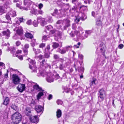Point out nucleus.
I'll return each mask as SVG.
<instances>
[{"mask_svg": "<svg viewBox=\"0 0 124 124\" xmlns=\"http://www.w3.org/2000/svg\"><path fill=\"white\" fill-rule=\"evenodd\" d=\"M36 43V42L35 40L34 39H33L31 41V45L32 47L34 46Z\"/></svg>", "mask_w": 124, "mask_h": 124, "instance_id": "33", "label": "nucleus"}, {"mask_svg": "<svg viewBox=\"0 0 124 124\" xmlns=\"http://www.w3.org/2000/svg\"><path fill=\"white\" fill-rule=\"evenodd\" d=\"M72 47L71 46H67L62 49H58V52L62 54H63L65 53L67 51L70 50Z\"/></svg>", "mask_w": 124, "mask_h": 124, "instance_id": "7", "label": "nucleus"}, {"mask_svg": "<svg viewBox=\"0 0 124 124\" xmlns=\"http://www.w3.org/2000/svg\"><path fill=\"white\" fill-rule=\"evenodd\" d=\"M49 37L48 35H44L42 37V40H46Z\"/></svg>", "mask_w": 124, "mask_h": 124, "instance_id": "39", "label": "nucleus"}, {"mask_svg": "<svg viewBox=\"0 0 124 124\" xmlns=\"http://www.w3.org/2000/svg\"><path fill=\"white\" fill-rule=\"evenodd\" d=\"M45 46V44L42 43L39 45V47L40 48H43Z\"/></svg>", "mask_w": 124, "mask_h": 124, "instance_id": "52", "label": "nucleus"}, {"mask_svg": "<svg viewBox=\"0 0 124 124\" xmlns=\"http://www.w3.org/2000/svg\"><path fill=\"white\" fill-rule=\"evenodd\" d=\"M99 47L97 48V50H100V52L106 58V57L105 56V54L106 51V47L105 44L102 42H100L99 44Z\"/></svg>", "mask_w": 124, "mask_h": 124, "instance_id": "2", "label": "nucleus"}, {"mask_svg": "<svg viewBox=\"0 0 124 124\" xmlns=\"http://www.w3.org/2000/svg\"><path fill=\"white\" fill-rule=\"evenodd\" d=\"M13 82L14 84L17 85L19 84L20 81V79L18 76L16 74L12 75Z\"/></svg>", "mask_w": 124, "mask_h": 124, "instance_id": "6", "label": "nucleus"}, {"mask_svg": "<svg viewBox=\"0 0 124 124\" xmlns=\"http://www.w3.org/2000/svg\"><path fill=\"white\" fill-rule=\"evenodd\" d=\"M27 23L29 25H31V20H28L27 22Z\"/></svg>", "mask_w": 124, "mask_h": 124, "instance_id": "55", "label": "nucleus"}, {"mask_svg": "<svg viewBox=\"0 0 124 124\" xmlns=\"http://www.w3.org/2000/svg\"><path fill=\"white\" fill-rule=\"evenodd\" d=\"M12 119L14 124H18L21 121L22 116L21 114L18 112H16L12 115Z\"/></svg>", "mask_w": 124, "mask_h": 124, "instance_id": "1", "label": "nucleus"}, {"mask_svg": "<svg viewBox=\"0 0 124 124\" xmlns=\"http://www.w3.org/2000/svg\"><path fill=\"white\" fill-rule=\"evenodd\" d=\"M40 64L41 66H42L43 67V69L44 68V67L45 68L48 67L49 69L51 68L50 65L47 63L45 59L43 60L42 61L40 62Z\"/></svg>", "mask_w": 124, "mask_h": 124, "instance_id": "13", "label": "nucleus"}, {"mask_svg": "<svg viewBox=\"0 0 124 124\" xmlns=\"http://www.w3.org/2000/svg\"><path fill=\"white\" fill-rule=\"evenodd\" d=\"M18 58L21 60H23V57L21 55H19L18 56Z\"/></svg>", "mask_w": 124, "mask_h": 124, "instance_id": "62", "label": "nucleus"}, {"mask_svg": "<svg viewBox=\"0 0 124 124\" xmlns=\"http://www.w3.org/2000/svg\"><path fill=\"white\" fill-rule=\"evenodd\" d=\"M44 56L46 58H48L50 57L49 52H46L45 51Z\"/></svg>", "mask_w": 124, "mask_h": 124, "instance_id": "37", "label": "nucleus"}, {"mask_svg": "<svg viewBox=\"0 0 124 124\" xmlns=\"http://www.w3.org/2000/svg\"><path fill=\"white\" fill-rule=\"evenodd\" d=\"M44 13L43 12L41 9L38 11V14H39L40 15H42Z\"/></svg>", "mask_w": 124, "mask_h": 124, "instance_id": "46", "label": "nucleus"}, {"mask_svg": "<svg viewBox=\"0 0 124 124\" xmlns=\"http://www.w3.org/2000/svg\"><path fill=\"white\" fill-rule=\"evenodd\" d=\"M57 103L58 105L62 104V102L60 100H58L57 101Z\"/></svg>", "mask_w": 124, "mask_h": 124, "instance_id": "45", "label": "nucleus"}, {"mask_svg": "<svg viewBox=\"0 0 124 124\" xmlns=\"http://www.w3.org/2000/svg\"><path fill=\"white\" fill-rule=\"evenodd\" d=\"M64 64V66H65V68H66L69 66L70 65V63L69 62H67Z\"/></svg>", "mask_w": 124, "mask_h": 124, "instance_id": "50", "label": "nucleus"}, {"mask_svg": "<svg viewBox=\"0 0 124 124\" xmlns=\"http://www.w3.org/2000/svg\"><path fill=\"white\" fill-rule=\"evenodd\" d=\"M124 46V45L123 44H121L119 45L118 48L120 49H121L123 48Z\"/></svg>", "mask_w": 124, "mask_h": 124, "instance_id": "57", "label": "nucleus"}, {"mask_svg": "<svg viewBox=\"0 0 124 124\" xmlns=\"http://www.w3.org/2000/svg\"><path fill=\"white\" fill-rule=\"evenodd\" d=\"M46 80L49 83L53 82L54 81V74L51 72L47 73L46 74Z\"/></svg>", "mask_w": 124, "mask_h": 124, "instance_id": "3", "label": "nucleus"}, {"mask_svg": "<svg viewBox=\"0 0 124 124\" xmlns=\"http://www.w3.org/2000/svg\"><path fill=\"white\" fill-rule=\"evenodd\" d=\"M59 46V44L56 42H54L52 45L53 47L54 48H56L58 47Z\"/></svg>", "mask_w": 124, "mask_h": 124, "instance_id": "36", "label": "nucleus"}, {"mask_svg": "<svg viewBox=\"0 0 124 124\" xmlns=\"http://www.w3.org/2000/svg\"><path fill=\"white\" fill-rule=\"evenodd\" d=\"M6 12L5 8L4 7L0 6V13L2 14L5 13Z\"/></svg>", "mask_w": 124, "mask_h": 124, "instance_id": "25", "label": "nucleus"}, {"mask_svg": "<svg viewBox=\"0 0 124 124\" xmlns=\"http://www.w3.org/2000/svg\"><path fill=\"white\" fill-rule=\"evenodd\" d=\"M46 27L47 29L48 30H50L53 28L52 26L50 25L47 26Z\"/></svg>", "mask_w": 124, "mask_h": 124, "instance_id": "42", "label": "nucleus"}, {"mask_svg": "<svg viewBox=\"0 0 124 124\" xmlns=\"http://www.w3.org/2000/svg\"><path fill=\"white\" fill-rule=\"evenodd\" d=\"M25 88V84H20L17 87V89L18 90L19 92L22 93L24 91Z\"/></svg>", "mask_w": 124, "mask_h": 124, "instance_id": "11", "label": "nucleus"}, {"mask_svg": "<svg viewBox=\"0 0 124 124\" xmlns=\"http://www.w3.org/2000/svg\"><path fill=\"white\" fill-rule=\"evenodd\" d=\"M78 62H75L74 64V67L75 68L76 70H77V67H78L77 65L78 64Z\"/></svg>", "mask_w": 124, "mask_h": 124, "instance_id": "56", "label": "nucleus"}, {"mask_svg": "<svg viewBox=\"0 0 124 124\" xmlns=\"http://www.w3.org/2000/svg\"><path fill=\"white\" fill-rule=\"evenodd\" d=\"M38 23L36 22V21H34L33 23V24L35 27H37L38 26Z\"/></svg>", "mask_w": 124, "mask_h": 124, "instance_id": "60", "label": "nucleus"}, {"mask_svg": "<svg viewBox=\"0 0 124 124\" xmlns=\"http://www.w3.org/2000/svg\"><path fill=\"white\" fill-rule=\"evenodd\" d=\"M96 80V79L95 78H93L91 81V82L90 83V86L92 85H95V82Z\"/></svg>", "mask_w": 124, "mask_h": 124, "instance_id": "30", "label": "nucleus"}, {"mask_svg": "<svg viewBox=\"0 0 124 124\" xmlns=\"http://www.w3.org/2000/svg\"><path fill=\"white\" fill-rule=\"evenodd\" d=\"M30 120L32 123H38L39 119L38 118V116H31L30 118Z\"/></svg>", "mask_w": 124, "mask_h": 124, "instance_id": "16", "label": "nucleus"}, {"mask_svg": "<svg viewBox=\"0 0 124 124\" xmlns=\"http://www.w3.org/2000/svg\"><path fill=\"white\" fill-rule=\"evenodd\" d=\"M78 57L80 59H82L83 58V56L82 54H79L78 55Z\"/></svg>", "mask_w": 124, "mask_h": 124, "instance_id": "61", "label": "nucleus"}, {"mask_svg": "<svg viewBox=\"0 0 124 124\" xmlns=\"http://www.w3.org/2000/svg\"><path fill=\"white\" fill-rule=\"evenodd\" d=\"M41 25L43 26L46 24V23L45 21V18H44L42 19V21H41Z\"/></svg>", "mask_w": 124, "mask_h": 124, "instance_id": "34", "label": "nucleus"}, {"mask_svg": "<svg viewBox=\"0 0 124 124\" xmlns=\"http://www.w3.org/2000/svg\"><path fill=\"white\" fill-rule=\"evenodd\" d=\"M48 21L50 23L52 22L53 21L52 18L51 17L49 18Z\"/></svg>", "mask_w": 124, "mask_h": 124, "instance_id": "63", "label": "nucleus"}, {"mask_svg": "<svg viewBox=\"0 0 124 124\" xmlns=\"http://www.w3.org/2000/svg\"><path fill=\"white\" fill-rule=\"evenodd\" d=\"M40 69L39 68V72L37 73V76L39 77L41 76L43 77L46 76L47 72L43 70Z\"/></svg>", "mask_w": 124, "mask_h": 124, "instance_id": "14", "label": "nucleus"}, {"mask_svg": "<svg viewBox=\"0 0 124 124\" xmlns=\"http://www.w3.org/2000/svg\"><path fill=\"white\" fill-rule=\"evenodd\" d=\"M8 12L11 17H14L16 15V12L12 10Z\"/></svg>", "mask_w": 124, "mask_h": 124, "instance_id": "24", "label": "nucleus"}, {"mask_svg": "<svg viewBox=\"0 0 124 124\" xmlns=\"http://www.w3.org/2000/svg\"><path fill=\"white\" fill-rule=\"evenodd\" d=\"M62 24L63 29L65 30L70 26V21L68 19L64 20L63 21Z\"/></svg>", "mask_w": 124, "mask_h": 124, "instance_id": "9", "label": "nucleus"}, {"mask_svg": "<svg viewBox=\"0 0 124 124\" xmlns=\"http://www.w3.org/2000/svg\"><path fill=\"white\" fill-rule=\"evenodd\" d=\"M35 109L38 113H40V115L42 113L43 110L44 108L42 106L39 105L36 106L35 107Z\"/></svg>", "mask_w": 124, "mask_h": 124, "instance_id": "10", "label": "nucleus"}, {"mask_svg": "<svg viewBox=\"0 0 124 124\" xmlns=\"http://www.w3.org/2000/svg\"><path fill=\"white\" fill-rule=\"evenodd\" d=\"M21 44V42L19 41H17L16 43V44L17 46H19Z\"/></svg>", "mask_w": 124, "mask_h": 124, "instance_id": "64", "label": "nucleus"}, {"mask_svg": "<svg viewBox=\"0 0 124 124\" xmlns=\"http://www.w3.org/2000/svg\"><path fill=\"white\" fill-rule=\"evenodd\" d=\"M54 58L55 59H59V56L58 55L55 54L54 55Z\"/></svg>", "mask_w": 124, "mask_h": 124, "instance_id": "49", "label": "nucleus"}, {"mask_svg": "<svg viewBox=\"0 0 124 124\" xmlns=\"http://www.w3.org/2000/svg\"><path fill=\"white\" fill-rule=\"evenodd\" d=\"M78 31H76L75 33L77 36H82V34L84 33V32L82 31L83 30L81 27H79L78 28Z\"/></svg>", "mask_w": 124, "mask_h": 124, "instance_id": "15", "label": "nucleus"}, {"mask_svg": "<svg viewBox=\"0 0 124 124\" xmlns=\"http://www.w3.org/2000/svg\"><path fill=\"white\" fill-rule=\"evenodd\" d=\"M80 9H82L84 10H87V8L85 6H83L80 7Z\"/></svg>", "mask_w": 124, "mask_h": 124, "instance_id": "41", "label": "nucleus"}, {"mask_svg": "<svg viewBox=\"0 0 124 124\" xmlns=\"http://www.w3.org/2000/svg\"><path fill=\"white\" fill-rule=\"evenodd\" d=\"M33 88L36 90L40 91H41L43 90L42 89L41 87L39 86V85L37 84H36L33 86Z\"/></svg>", "mask_w": 124, "mask_h": 124, "instance_id": "20", "label": "nucleus"}, {"mask_svg": "<svg viewBox=\"0 0 124 124\" xmlns=\"http://www.w3.org/2000/svg\"><path fill=\"white\" fill-rule=\"evenodd\" d=\"M54 77H55L56 79H59L60 78V77L58 74H56V75L54 76Z\"/></svg>", "mask_w": 124, "mask_h": 124, "instance_id": "53", "label": "nucleus"}, {"mask_svg": "<svg viewBox=\"0 0 124 124\" xmlns=\"http://www.w3.org/2000/svg\"><path fill=\"white\" fill-rule=\"evenodd\" d=\"M65 66L64 65V64L61 63L59 65V68L60 70H63L64 68H65Z\"/></svg>", "mask_w": 124, "mask_h": 124, "instance_id": "31", "label": "nucleus"}, {"mask_svg": "<svg viewBox=\"0 0 124 124\" xmlns=\"http://www.w3.org/2000/svg\"><path fill=\"white\" fill-rule=\"evenodd\" d=\"M96 24L97 25L101 26V21L98 20L96 22Z\"/></svg>", "mask_w": 124, "mask_h": 124, "instance_id": "44", "label": "nucleus"}, {"mask_svg": "<svg viewBox=\"0 0 124 124\" xmlns=\"http://www.w3.org/2000/svg\"><path fill=\"white\" fill-rule=\"evenodd\" d=\"M31 113V111L30 108H29L27 107L26 108V113L27 114V116H29L28 113Z\"/></svg>", "mask_w": 124, "mask_h": 124, "instance_id": "38", "label": "nucleus"}, {"mask_svg": "<svg viewBox=\"0 0 124 124\" xmlns=\"http://www.w3.org/2000/svg\"><path fill=\"white\" fill-rule=\"evenodd\" d=\"M11 17L10 15H9L8 12L6 14L5 16V17L6 19L8 20H11Z\"/></svg>", "mask_w": 124, "mask_h": 124, "instance_id": "29", "label": "nucleus"}, {"mask_svg": "<svg viewBox=\"0 0 124 124\" xmlns=\"http://www.w3.org/2000/svg\"><path fill=\"white\" fill-rule=\"evenodd\" d=\"M44 91V90H43L39 91V92L37 96V100H39L40 99L41 97L44 94L43 93Z\"/></svg>", "mask_w": 124, "mask_h": 124, "instance_id": "19", "label": "nucleus"}, {"mask_svg": "<svg viewBox=\"0 0 124 124\" xmlns=\"http://www.w3.org/2000/svg\"><path fill=\"white\" fill-rule=\"evenodd\" d=\"M29 45L28 44H26L24 46V47L26 49H28L29 48Z\"/></svg>", "mask_w": 124, "mask_h": 124, "instance_id": "54", "label": "nucleus"}, {"mask_svg": "<svg viewBox=\"0 0 124 124\" xmlns=\"http://www.w3.org/2000/svg\"><path fill=\"white\" fill-rule=\"evenodd\" d=\"M2 33L3 34L7 37L8 38L10 36V32L9 30L8 29L4 31Z\"/></svg>", "mask_w": 124, "mask_h": 124, "instance_id": "17", "label": "nucleus"}, {"mask_svg": "<svg viewBox=\"0 0 124 124\" xmlns=\"http://www.w3.org/2000/svg\"><path fill=\"white\" fill-rule=\"evenodd\" d=\"M31 3V2L30 0H24V5L26 7H27V8L20 7V9H23V10L26 11L28 10L29 8V7L30 6Z\"/></svg>", "mask_w": 124, "mask_h": 124, "instance_id": "4", "label": "nucleus"}, {"mask_svg": "<svg viewBox=\"0 0 124 124\" xmlns=\"http://www.w3.org/2000/svg\"><path fill=\"white\" fill-rule=\"evenodd\" d=\"M33 50L35 54H38L40 53L41 52L40 49H36L34 47L33 48Z\"/></svg>", "mask_w": 124, "mask_h": 124, "instance_id": "27", "label": "nucleus"}, {"mask_svg": "<svg viewBox=\"0 0 124 124\" xmlns=\"http://www.w3.org/2000/svg\"><path fill=\"white\" fill-rule=\"evenodd\" d=\"M75 34H76L75 33H75H74V32H71L70 33V36L72 37H73L74 36Z\"/></svg>", "mask_w": 124, "mask_h": 124, "instance_id": "51", "label": "nucleus"}, {"mask_svg": "<svg viewBox=\"0 0 124 124\" xmlns=\"http://www.w3.org/2000/svg\"><path fill=\"white\" fill-rule=\"evenodd\" d=\"M43 18H42L41 17H38L37 18V21L38 22L41 23V21H42V19Z\"/></svg>", "mask_w": 124, "mask_h": 124, "instance_id": "40", "label": "nucleus"}, {"mask_svg": "<svg viewBox=\"0 0 124 124\" xmlns=\"http://www.w3.org/2000/svg\"><path fill=\"white\" fill-rule=\"evenodd\" d=\"M62 112L61 110L59 109H58L56 112V116L57 118H60L61 116Z\"/></svg>", "mask_w": 124, "mask_h": 124, "instance_id": "22", "label": "nucleus"}, {"mask_svg": "<svg viewBox=\"0 0 124 124\" xmlns=\"http://www.w3.org/2000/svg\"><path fill=\"white\" fill-rule=\"evenodd\" d=\"M28 61L30 62V63L32 65V66H31L30 64L29 65V68L32 70V72L36 73L37 72V68L35 67L34 64L35 63V62L33 60L29 58L28 59Z\"/></svg>", "mask_w": 124, "mask_h": 124, "instance_id": "5", "label": "nucleus"}, {"mask_svg": "<svg viewBox=\"0 0 124 124\" xmlns=\"http://www.w3.org/2000/svg\"><path fill=\"white\" fill-rule=\"evenodd\" d=\"M62 22L63 21L62 20H59L57 21L56 22V23L58 24H59L61 23H62Z\"/></svg>", "mask_w": 124, "mask_h": 124, "instance_id": "59", "label": "nucleus"}, {"mask_svg": "<svg viewBox=\"0 0 124 124\" xmlns=\"http://www.w3.org/2000/svg\"><path fill=\"white\" fill-rule=\"evenodd\" d=\"M69 73L68 72H66L64 73L62 75V78L64 79H66L67 77V76L69 75Z\"/></svg>", "mask_w": 124, "mask_h": 124, "instance_id": "32", "label": "nucleus"}, {"mask_svg": "<svg viewBox=\"0 0 124 124\" xmlns=\"http://www.w3.org/2000/svg\"><path fill=\"white\" fill-rule=\"evenodd\" d=\"M92 32V31L90 30H88L86 31H85V34L84 35V36H83L82 35V37L83 38V39H85V38H87L89 35L91 34Z\"/></svg>", "mask_w": 124, "mask_h": 124, "instance_id": "18", "label": "nucleus"}, {"mask_svg": "<svg viewBox=\"0 0 124 124\" xmlns=\"http://www.w3.org/2000/svg\"><path fill=\"white\" fill-rule=\"evenodd\" d=\"M11 108L15 111H16L17 109V108L16 106L14 104L11 105L10 106Z\"/></svg>", "mask_w": 124, "mask_h": 124, "instance_id": "35", "label": "nucleus"}, {"mask_svg": "<svg viewBox=\"0 0 124 124\" xmlns=\"http://www.w3.org/2000/svg\"><path fill=\"white\" fill-rule=\"evenodd\" d=\"M9 98L8 97H6L3 102L4 104L6 105H7L9 103Z\"/></svg>", "mask_w": 124, "mask_h": 124, "instance_id": "28", "label": "nucleus"}, {"mask_svg": "<svg viewBox=\"0 0 124 124\" xmlns=\"http://www.w3.org/2000/svg\"><path fill=\"white\" fill-rule=\"evenodd\" d=\"M38 57L40 60H41L43 58V56L41 54H40L38 56Z\"/></svg>", "mask_w": 124, "mask_h": 124, "instance_id": "58", "label": "nucleus"}, {"mask_svg": "<svg viewBox=\"0 0 124 124\" xmlns=\"http://www.w3.org/2000/svg\"><path fill=\"white\" fill-rule=\"evenodd\" d=\"M50 49V46L49 45H48L46 47V48L45 49V51L49 52V50Z\"/></svg>", "mask_w": 124, "mask_h": 124, "instance_id": "48", "label": "nucleus"}, {"mask_svg": "<svg viewBox=\"0 0 124 124\" xmlns=\"http://www.w3.org/2000/svg\"><path fill=\"white\" fill-rule=\"evenodd\" d=\"M75 9L74 7H73L70 10L71 13H73L75 11Z\"/></svg>", "mask_w": 124, "mask_h": 124, "instance_id": "43", "label": "nucleus"}, {"mask_svg": "<svg viewBox=\"0 0 124 124\" xmlns=\"http://www.w3.org/2000/svg\"><path fill=\"white\" fill-rule=\"evenodd\" d=\"M78 16H79L80 18H77L75 20V22L76 23H78L80 19L82 21H83L86 18V16H85V15L83 13H80Z\"/></svg>", "mask_w": 124, "mask_h": 124, "instance_id": "8", "label": "nucleus"}, {"mask_svg": "<svg viewBox=\"0 0 124 124\" xmlns=\"http://www.w3.org/2000/svg\"><path fill=\"white\" fill-rule=\"evenodd\" d=\"M25 36L28 38L31 39L33 38V35L30 33L27 32L25 34Z\"/></svg>", "mask_w": 124, "mask_h": 124, "instance_id": "26", "label": "nucleus"}, {"mask_svg": "<svg viewBox=\"0 0 124 124\" xmlns=\"http://www.w3.org/2000/svg\"><path fill=\"white\" fill-rule=\"evenodd\" d=\"M30 12L32 14L34 15L38 14L37 10L34 8H32L31 9Z\"/></svg>", "mask_w": 124, "mask_h": 124, "instance_id": "23", "label": "nucleus"}, {"mask_svg": "<svg viewBox=\"0 0 124 124\" xmlns=\"http://www.w3.org/2000/svg\"><path fill=\"white\" fill-rule=\"evenodd\" d=\"M98 97L100 98L102 100L103 99L105 96V91L103 89H101L99 91L98 93Z\"/></svg>", "mask_w": 124, "mask_h": 124, "instance_id": "12", "label": "nucleus"}, {"mask_svg": "<svg viewBox=\"0 0 124 124\" xmlns=\"http://www.w3.org/2000/svg\"><path fill=\"white\" fill-rule=\"evenodd\" d=\"M43 7V5L41 3L39 4L38 6V8L39 9H41Z\"/></svg>", "mask_w": 124, "mask_h": 124, "instance_id": "47", "label": "nucleus"}, {"mask_svg": "<svg viewBox=\"0 0 124 124\" xmlns=\"http://www.w3.org/2000/svg\"><path fill=\"white\" fill-rule=\"evenodd\" d=\"M16 32L19 35H21L23 33V30L22 28H18L17 29H16Z\"/></svg>", "mask_w": 124, "mask_h": 124, "instance_id": "21", "label": "nucleus"}]
</instances>
